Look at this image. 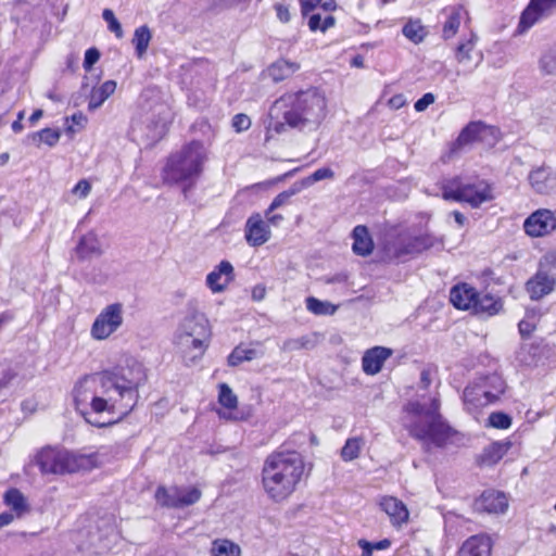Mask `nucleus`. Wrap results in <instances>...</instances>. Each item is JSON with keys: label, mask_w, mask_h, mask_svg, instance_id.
Returning <instances> with one entry per match:
<instances>
[{"label": "nucleus", "mask_w": 556, "mask_h": 556, "mask_svg": "<svg viewBox=\"0 0 556 556\" xmlns=\"http://www.w3.org/2000/svg\"><path fill=\"white\" fill-rule=\"evenodd\" d=\"M147 380V369L136 359L86 375L73 389L75 409L97 428L113 426L137 407Z\"/></svg>", "instance_id": "obj_1"}, {"label": "nucleus", "mask_w": 556, "mask_h": 556, "mask_svg": "<svg viewBox=\"0 0 556 556\" xmlns=\"http://www.w3.org/2000/svg\"><path fill=\"white\" fill-rule=\"evenodd\" d=\"M402 413L403 428L421 444L425 452L445 448L462 435L442 415L439 395L432 396L428 405L419 401H408Z\"/></svg>", "instance_id": "obj_2"}, {"label": "nucleus", "mask_w": 556, "mask_h": 556, "mask_svg": "<svg viewBox=\"0 0 556 556\" xmlns=\"http://www.w3.org/2000/svg\"><path fill=\"white\" fill-rule=\"evenodd\" d=\"M304 457L294 450H275L261 469V484L266 496L276 503L291 497L305 478Z\"/></svg>", "instance_id": "obj_3"}, {"label": "nucleus", "mask_w": 556, "mask_h": 556, "mask_svg": "<svg viewBox=\"0 0 556 556\" xmlns=\"http://www.w3.org/2000/svg\"><path fill=\"white\" fill-rule=\"evenodd\" d=\"M289 127L303 129L319 126L327 114V100L315 88L290 91L280 96L273 104Z\"/></svg>", "instance_id": "obj_4"}, {"label": "nucleus", "mask_w": 556, "mask_h": 556, "mask_svg": "<svg viewBox=\"0 0 556 556\" xmlns=\"http://www.w3.org/2000/svg\"><path fill=\"white\" fill-rule=\"evenodd\" d=\"M34 464L41 475L65 476L90 471L100 466L97 452L83 453L56 445H46L34 456Z\"/></svg>", "instance_id": "obj_5"}, {"label": "nucleus", "mask_w": 556, "mask_h": 556, "mask_svg": "<svg viewBox=\"0 0 556 556\" xmlns=\"http://www.w3.org/2000/svg\"><path fill=\"white\" fill-rule=\"evenodd\" d=\"M206 154L200 140H191L184 144L175 153H170L162 169V180L166 185H179L189 182L193 185L194 180L203 170V164Z\"/></svg>", "instance_id": "obj_6"}, {"label": "nucleus", "mask_w": 556, "mask_h": 556, "mask_svg": "<svg viewBox=\"0 0 556 556\" xmlns=\"http://www.w3.org/2000/svg\"><path fill=\"white\" fill-rule=\"evenodd\" d=\"M506 389V381L496 372L477 377L463 392L466 412L471 415L480 414L484 407L497 403Z\"/></svg>", "instance_id": "obj_7"}, {"label": "nucleus", "mask_w": 556, "mask_h": 556, "mask_svg": "<svg viewBox=\"0 0 556 556\" xmlns=\"http://www.w3.org/2000/svg\"><path fill=\"white\" fill-rule=\"evenodd\" d=\"M442 198L445 201L467 203L472 208L495 199L493 185L485 179L475 182H464L460 176L444 179L440 186Z\"/></svg>", "instance_id": "obj_8"}, {"label": "nucleus", "mask_w": 556, "mask_h": 556, "mask_svg": "<svg viewBox=\"0 0 556 556\" xmlns=\"http://www.w3.org/2000/svg\"><path fill=\"white\" fill-rule=\"evenodd\" d=\"M502 140V132L497 126L488 125L482 121L469 122L451 143L450 154L458 153L464 147L481 143L488 149L494 148Z\"/></svg>", "instance_id": "obj_9"}, {"label": "nucleus", "mask_w": 556, "mask_h": 556, "mask_svg": "<svg viewBox=\"0 0 556 556\" xmlns=\"http://www.w3.org/2000/svg\"><path fill=\"white\" fill-rule=\"evenodd\" d=\"M202 497V491L197 485L166 488L159 485L154 498L161 507L182 509L197 504Z\"/></svg>", "instance_id": "obj_10"}, {"label": "nucleus", "mask_w": 556, "mask_h": 556, "mask_svg": "<svg viewBox=\"0 0 556 556\" xmlns=\"http://www.w3.org/2000/svg\"><path fill=\"white\" fill-rule=\"evenodd\" d=\"M123 304L112 303L106 305L96 317L90 328V336L97 341L109 339L123 325Z\"/></svg>", "instance_id": "obj_11"}, {"label": "nucleus", "mask_w": 556, "mask_h": 556, "mask_svg": "<svg viewBox=\"0 0 556 556\" xmlns=\"http://www.w3.org/2000/svg\"><path fill=\"white\" fill-rule=\"evenodd\" d=\"M437 242V238L429 232L410 236L393 243L389 249V256L394 261H402L407 256L421 254L432 249Z\"/></svg>", "instance_id": "obj_12"}, {"label": "nucleus", "mask_w": 556, "mask_h": 556, "mask_svg": "<svg viewBox=\"0 0 556 556\" xmlns=\"http://www.w3.org/2000/svg\"><path fill=\"white\" fill-rule=\"evenodd\" d=\"M556 11V0H530L521 11L516 35H523L540 21L551 16Z\"/></svg>", "instance_id": "obj_13"}, {"label": "nucleus", "mask_w": 556, "mask_h": 556, "mask_svg": "<svg viewBox=\"0 0 556 556\" xmlns=\"http://www.w3.org/2000/svg\"><path fill=\"white\" fill-rule=\"evenodd\" d=\"M523 230L530 238H542L556 230V214L548 208H539L523 222Z\"/></svg>", "instance_id": "obj_14"}, {"label": "nucleus", "mask_w": 556, "mask_h": 556, "mask_svg": "<svg viewBox=\"0 0 556 556\" xmlns=\"http://www.w3.org/2000/svg\"><path fill=\"white\" fill-rule=\"evenodd\" d=\"M218 404L220 405V409L217 410V414L220 418H224L229 421H243L247 420L250 415L239 413L238 409V396L235 394L232 389L225 382H220L218 384Z\"/></svg>", "instance_id": "obj_15"}, {"label": "nucleus", "mask_w": 556, "mask_h": 556, "mask_svg": "<svg viewBox=\"0 0 556 556\" xmlns=\"http://www.w3.org/2000/svg\"><path fill=\"white\" fill-rule=\"evenodd\" d=\"M508 508L506 495L496 490H485L472 504V509L479 514H504Z\"/></svg>", "instance_id": "obj_16"}, {"label": "nucleus", "mask_w": 556, "mask_h": 556, "mask_svg": "<svg viewBox=\"0 0 556 556\" xmlns=\"http://www.w3.org/2000/svg\"><path fill=\"white\" fill-rule=\"evenodd\" d=\"M478 291L475 286L468 282H457L450 289V303L457 311L470 312L472 314L478 299Z\"/></svg>", "instance_id": "obj_17"}, {"label": "nucleus", "mask_w": 556, "mask_h": 556, "mask_svg": "<svg viewBox=\"0 0 556 556\" xmlns=\"http://www.w3.org/2000/svg\"><path fill=\"white\" fill-rule=\"evenodd\" d=\"M271 232L268 224L260 213H253L244 225V239L250 247L256 248L270 239Z\"/></svg>", "instance_id": "obj_18"}, {"label": "nucleus", "mask_w": 556, "mask_h": 556, "mask_svg": "<svg viewBox=\"0 0 556 556\" xmlns=\"http://www.w3.org/2000/svg\"><path fill=\"white\" fill-rule=\"evenodd\" d=\"M505 311V300L503 296L492 293L478 291V299L472 315L481 318H492Z\"/></svg>", "instance_id": "obj_19"}, {"label": "nucleus", "mask_w": 556, "mask_h": 556, "mask_svg": "<svg viewBox=\"0 0 556 556\" xmlns=\"http://www.w3.org/2000/svg\"><path fill=\"white\" fill-rule=\"evenodd\" d=\"M379 507L384 511L394 528H401L409 520V510L403 501L392 495H383L379 500Z\"/></svg>", "instance_id": "obj_20"}, {"label": "nucleus", "mask_w": 556, "mask_h": 556, "mask_svg": "<svg viewBox=\"0 0 556 556\" xmlns=\"http://www.w3.org/2000/svg\"><path fill=\"white\" fill-rule=\"evenodd\" d=\"M446 20L442 26V37L447 40L456 36L462 22L470 23V15L463 4L450 5L443 9Z\"/></svg>", "instance_id": "obj_21"}, {"label": "nucleus", "mask_w": 556, "mask_h": 556, "mask_svg": "<svg viewBox=\"0 0 556 556\" xmlns=\"http://www.w3.org/2000/svg\"><path fill=\"white\" fill-rule=\"evenodd\" d=\"M393 355L390 348L376 345L366 350L362 357V369L368 376H375L381 371L388 358Z\"/></svg>", "instance_id": "obj_22"}, {"label": "nucleus", "mask_w": 556, "mask_h": 556, "mask_svg": "<svg viewBox=\"0 0 556 556\" xmlns=\"http://www.w3.org/2000/svg\"><path fill=\"white\" fill-rule=\"evenodd\" d=\"M493 541L486 533L470 535L460 545L457 556H491Z\"/></svg>", "instance_id": "obj_23"}, {"label": "nucleus", "mask_w": 556, "mask_h": 556, "mask_svg": "<svg viewBox=\"0 0 556 556\" xmlns=\"http://www.w3.org/2000/svg\"><path fill=\"white\" fill-rule=\"evenodd\" d=\"M556 280L547 273L539 270L526 282V291L532 301H539L552 293L555 289Z\"/></svg>", "instance_id": "obj_24"}, {"label": "nucleus", "mask_w": 556, "mask_h": 556, "mask_svg": "<svg viewBox=\"0 0 556 556\" xmlns=\"http://www.w3.org/2000/svg\"><path fill=\"white\" fill-rule=\"evenodd\" d=\"M528 181L535 193L549 194L556 187V173L548 166L542 165L529 173Z\"/></svg>", "instance_id": "obj_25"}, {"label": "nucleus", "mask_w": 556, "mask_h": 556, "mask_svg": "<svg viewBox=\"0 0 556 556\" xmlns=\"http://www.w3.org/2000/svg\"><path fill=\"white\" fill-rule=\"evenodd\" d=\"M235 279L233 266L228 261H222L206 276V285L213 293H220L226 290Z\"/></svg>", "instance_id": "obj_26"}, {"label": "nucleus", "mask_w": 556, "mask_h": 556, "mask_svg": "<svg viewBox=\"0 0 556 556\" xmlns=\"http://www.w3.org/2000/svg\"><path fill=\"white\" fill-rule=\"evenodd\" d=\"M2 502L17 519H22L31 511L27 496L15 486H10L4 491Z\"/></svg>", "instance_id": "obj_27"}, {"label": "nucleus", "mask_w": 556, "mask_h": 556, "mask_svg": "<svg viewBox=\"0 0 556 556\" xmlns=\"http://www.w3.org/2000/svg\"><path fill=\"white\" fill-rule=\"evenodd\" d=\"M301 68L299 62L288 61L283 58L273 62L263 72V75L268 77L273 83L278 84L295 74Z\"/></svg>", "instance_id": "obj_28"}, {"label": "nucleus", "mask_w": 556, "mask_h": 556, "mask_svg": "<svg viewBox=\"0 0 556 556\" xmlns=\"http://www.w3.org/2000/svg\"><path fill=\"white\" fill-rule=\"evenodd\" d=\"M510 441H494L485 446L477 458L480 467H490L496 465L510 450Z\"/></svg>", "instance_id": "obj_29"}, {"label": "nucleus", "mask_w": 556, "mask_h": 556, "mask_svg": "<svg viewBox=\"0 0 556 556\" xmlns=\"http://www.w3.org/2000/svg\"><path fill=\"white\" fill-rule=\"evenodd\" d=\"M352 250L358 256H368L375 249L374 240L365 225H357L352 231Z\"/></svg>", "instance_id": "obj_30"}, {"label": "nucleus", "mask_w": 556, "mask_h": 556, "mask_svg": "<svg viewBox=\"0 0 556 556\" xmlns=\"http://www.w3.org/2000/svg\"><path fill=\"white\" fill-rule=\"evenodd\" d=\"M478 37L471 33L470 37L460 41L455 49V59L459 64H470L475 61L477 65L482 60V54L476 51Z\"/></svg>", "instance_id": "obj_31"}, {"label": "nucleus", "mask_w": 556, "mask_h": 556, "mask_svg": "<svg viewBox=\"0 0 556 556\" xmlns=\"http://www.w3.org/2000/svg\"><path fill=\"white\" fill-rule=\"evenodd\" d=\"M102 253L99 239L96 233L88 232L80 237L76 248L75 254L78 260L84 261L94 255Z\"/></svg>", "instance_id": "obj_32"}, {"label": "nucleus", "mask_w": 556, "mask_h": 556, "mask_svg": "<svg viewBox=\"0 0 556 556\" xmlns=\"http://www.w3.org/2000/svg\"><path fill=\"white\" fill-rule=\"evenodd\" d=\"M60 138H61L60 129H54V128H50V127L42 128L38 131H34L28 135V139L37 148H39L42 143L52 148L58 144Z\"/></svg>", "instance_id": "obj_33"}, {"label": "nucleus", "mask_w": 556, "mask_h": 556, "mask_svg": "<svg viewBox=\"0 0 556 556\" xmlns=\"http://www.w3.org/2000/svg\"><path fill=\"white\" fill-rule=\"evenodd\" d=\"M116 83L114 80H106L98 88H93L90 94L88 109L90 111L98 109L111 94L115 92Z\"/></svg>", "instance_id": "obj_34"}, {"label": "nucleus", "mask_w": 556, "mask_h": 556, "mask_svg": "<svg viewBox=\"0 0 556 556\" xmlns=\"http://www.w3.org/2000/svg\"><path fill=\"white\" fill-rule=\"evenodd\" d=\"M211 556H241L240 546L229 539H215L210 549Z\"/></svg>", "instance_id": "obj_35"}, {"label": "nucleus", "mask_w": 556, "mask_h": 556, "mask_svg": "<svg viewBox=\"0 0 556 556\" xmlns=\"http://www.w3.org/2000/svg\"><path fill=\"white\" fill-rule=\"evenodd\" d=\"M152 35L147 25L139 26L135 29L132 43L135 46L136 55L141 59L149 48Z\"/></svg>", "instance_id": "obj_36"}, {"label": "nucleus", "mask_w": 556, "mask_h": 556, "mask_svg": "<svg viewBox=\"0 0 556 556\" xmlns=\"http://www.w3.org/2000/svg\"><path fill=\"white\" fill-rule=\"evenodd\" d=\"M305 305L308 312L317 316H331L338 311V305L315 296L306 298Z\"/></svg>", "instance_id": "obj_37"}, {"label": "nucleus", "mask_w": 556, "mask_h": 556, "mask_svg": "<svg viewBox=\"0 0 556 556\" xmlns=\"http://www.w3.org/2000/svg\"><path fill=\"white\" fill-rule=\"evenodd\" d=\"M539 68L545 76L556 74V41L542 52L539 59Z\"/></svg>", "instance_id": "obj_38"}, {"label": "nucleus", "mask_w": 556, "mask_h": 556, "mask_svg": "<svg viewBox=\"0 0 556 556\" xmlns=\"http://www.w3.org/2000/svg\"><path fill=\"white\" fill-rule=\"evenodd\" d=\"M299 3L303 17L309 15L317 8L328 13L336 11L338 8L336 0H299Z\"/></svg>", "instance_id": "obj_39"}, {"label": "nucleus", "mask_w": 556, "mask_h": 556, "mask_svg": "<svg viewBox=\"0 0 556 556\" xmlns=\"http://www.w3.org/2000/svg\"><path fill=\"white\" fill-rule=\"evenodd\" d=\"M308 16L307 26L313 33L321 31L326 33L328 29L336 25V17L331 14H327L324 18L319 13H311Z\"/></svg>", "instance_id": "obj_40"}, {"label": "nucleus", "mask_w": 556, "mask_h": 556, "mask_svg": "<svg viewBox=\"0 0 556 556\" xmlns=\"http://www.w3.org/2000/svg\"><path fill=\"white\" fill-rule=\"evenodd\" d=\"M403 35L410 40L412 42L418 45L427 36V30L424 25H421L420 21H408L402 28Z\"/></svg>", "instance_id": "obj_41"}, {"label": "nucleus", "mask_w": 556, "mask_h": 556, "mask_svg": "<svg viewBox=\"0 0 556 556\" xmlns=\"http://www.w3.org/2000/svg\"><path fill=\"white\" fill-rule=\"evenodd\" d=\"M256 357L254 349H245L242 345L236 346L227 357V363L230 367L239 366L243 362L252 361Z\"/></svg>", "instance_id": "obj_42"}, {"label": "nucleus", "mask_w": 556, "mask_h": 556, "mask_svg": "<svg viewBox=\"0 0 556 556\" xmlns=\"http://www.w3.org/2000/svg\"><path fill=\"white\" fill-rule=\"evenodd\" d=\"M363 443L362 438H349L341 448V458L344 462H352L356 459L361 454Z\"/></svg>", "instance_id": "obj_43"}, {"label": "nucleus", "mask_w": 556, "mask_h": 556, "mask_svg": "<svg viewBox=\"0 0 556 556\" xmlns=\"http://www.w3.org/2000/svg\"><path fill=\"white\" fill-rule=\"evenodd\" d=\"M88 123L87 116L83 112H77L66 117L65 132L67 136L73 137L76 132L83 130Z\"/></svg>", "instance_id": "obj_44"}, {"label": "nucleus", "mask_w": 556, "mask_h": 556, "mask_svg": "<svg viewBox=\"0 0 556 556\" xmlns=\"http://www.w3.org/2000/svg\"><path fill=\"white\" fill-rule=\"evenodd\" d=\"M511 417L504 412H492L486 420V427L506 430L511 427Z\"/></svg>", "instance_id": "obj_45"}, {"label": "nucleus", "mask_w": 556, "mask_h": 556, "mask_svg": "<svg viewBox=\"0 0 556 556\" xmlns=\"http://www.w3.org/2000/svg\"><path fill=\"white\" fill-rule=\"evenodd\" d=\"M102 17L108 24V29L113 33L116 38H123V28L118 20L115 17L114 12L111 9H104L102 12Z\"/></svg>", "instance_id": "obj_46"}, {"label": "nucleus", "mask_w": 556, "mask_h": 556, "mask_svg": "<svg viewBox=\"0 0 556 556\" xmlns=\"http://www.w3.org/2000/svg\"><path fill=\"white\" fill-rule=\"evenodd\" d=\"M298 192L296 188H290L289 190L282 191L278 193L270 205L267 208V214L273 213L278 207L286 205L290 202L291 197H293Z\"/></svg>", "instance_id": "obj_47"}, {"label": "nucleus", "mask_w": 556, "mask_h": 556, "mask_svg": "<svg viewBox=\"0 0 556 556\" xmlns=\"http://www.w3.org/2000/svg\"><path fill=\"white\" fill-rule=\"evenodd\" d=\"M288 124L283 119V122L275 121L270 122L266 127L265 131V143L270 142L277 135H280L286 131Z\"/></svg>", "instance_id": "obj_48"}, {"label": "nucleus", "mask_w": 556, "mask_h": 556, "mask_svg": "<svg viewBox=\"0 0 556 556\" xmlns=\"http://www.w3.org/2000/svg\"><path fill=\"white\" fill-rule=\"evenodd\" d=\"M198 325L201 328V330L199 332H197V333L202 336L203 339L194 338L192 340V342H191V345H192L193 349L200 350L201 353L203 354L205 349H206V346H207L205 344V340H208L210 331H208V327H207V321L206 320H202V323H199Z\"/></svg>", "instance_id": "obj_49"}, {"label": "nucleus", "mask_w": 556, "mask_h": 556, "mask_svg": "<svg viewBox=\"0 0 556 556\" xmlns=\"http://www.w3.org/2000/svg\"><path fill=\"white\" fill-rule=\"evenodd\" d=\"M251 125V118L244 113H238L231 119V127L238 134L248 130Z\"/></svg>", "instance_id": "obj_50"}, {"label": "nucleus", "mask_w": 556, "mask_h": 556, "mask_svg": "<svg viewBox=\"0 0 556 556\" xmlns=\"http://www.w3.org/2000/svg\"><path fill=\"white\" fill-rule=\"evenodd\" d=\"M100 52L97 48H89L85 52L83 66L86 71H90L92 66L99 61Z\"/></svg>", "instance_id": "obj_51"}, {"label": "nucleus", "mask_w": 556, "mask_h": 556, "mask_svg": "<svg viewBox=\"0 0 556 556\" xmlns=\"http://www.w3.org/2000/svg\"><path fill=\"white\" fill-rule=\"evenodd\" d=\"M434 101H435V96L432 92H427L415 102L414 109L417 112H424L425 110H427V108L429 105L433 104Z\"/></svg>", "instance_id": "obj_52"}, {"label": "nucleus", "mask_w": 556, "mask_h": 556, "mask_svg": "<svg viewBox=\"0 0 556 556\" xmlns=\"http://www.w3.org/2000/svg\"><path fill=\"white\" fill-rule=\"evenodd\" d=\"M90 191L91 185L87 179H80L72 189V192L81 199L86 198Z\"/></svg>", "instance_id": "obj_53"}, {"label": "nucleus", "mask_w": 556, "mask_h": 556, "mask_svg": "<svg viewBox=\"0 0 556 556\" xmlns=\"http://www.w3.org/2000/svg\"><path fill=\"white\" fill-rule=\"evenodd\" d=\"M334 177V173L332 169L328 167H320L316 169L311 176L309 179L312 181H319L323 179H331Z\"/></svg>", "instance_id": "obj_54"}, {"label": "nucleus", "mask_w": 556, "mask_h": 556, "mask_svg": "<svg viewBox=\"0 0 556 556\" xmlns=\"http://www.w3.org/2000/svg\"><path fill=\"white\" fill-rule=\"evenodd\" d=\"M535 328V325L529 320L522 319L518 323V330L523 339L529 338L534 332Z\"/></svg>", "instance_id": "obj_55"}, {"label": "nucleus", "mask_w": 556, "mask_h": 556, "mask_svg": "<svg viewBox=\"0 0 556 556\" xmlns=\"http://www.w3.org/2000/svg\"><path fill=\"white\" fill-rule=\"evenodd\" d=\"M16 372L13 368L8 367L2 371V375L0 377V389L8 388L12 381L15 379Z\"/></svg>", "instance_id": "obj_56"}, {"label": "nucleus", "mask_w": 556, "mask_h": 556, "mask_svg": "<svg viewBox=\"0 0 556 556\" xmlns=\"http://www.w3.org/2000/svg\"><path fill=\"white\" fill-rule=\"evenodd\" d=\"M432 374L433 369L431 367H426L420 372V388L429 389L432 383Z\"/></svg>", "instance_id": "obj_57"}, {"label": "nucleus", "mask_w": 556, "mask_h": 556, "mask_svg": "<svg viewBox=\"0 0 556 556\" xmlns=\"http://www.w3.org/2000/svg\"><path fill=\"white\" fill-rule=\"evenodd\" d=\"M266 286L263 283L255 285L251 290V298L254 302H261L266 296Z\"/></svg>", "instance_id": "obj_58"}, {"label": "nucleus", "mask_w": 556, "mask_h": 556, "mask_svg": "<svg viewBox=\"0 0 556 556\" xmlns=\"http://www.w3.org/2000/svg\"><path fill=\"white\" fill-rule=\"evenodd\" d=\"M275 11L280 22L288 23L290 21L291 15L287 5L277 3L275 4Z\"/></svg>", "instance_id": "obj_59"}, {"label": "nucleus", "mask_w": 556, "mask_h": 556, "mask_svg": "<svg viewBox=\"0 0 556 556\" xmlns=\"http://www.w3.org/2000/svg\"><path fill=\"white\" fill-rule=\"evenodd\" d=\"M406 104V99L402 93L393 94L389 101L388 105L393 110H399Z\"/></svg>", "instance_id": "obj_60"}, {"label": "nucleus", "mask_w": 556, "mask_h": 556, "mask_svg": "<svg viewBox=\"0 0 556 556\" xmlns=\"http://www.w3.org/2000/svg\"><path fill=\"white\" fill-rule=\"evenodd\" d=\"M15 519H17L16 516L14 514L10 513L9 510L1 513L0 514V529L11 525Z\"/></svg>", "instance_id": "obj_61"}, {"label": "nucleus", "mask_w": 556, "mask_h": 556, "mask_svg": "<svg viewBox=\"0 0 556 556\" xmlns=\"http://www.w3.org/2000/svg\"><path fill=\"white\" fill-rule=\"evenodd\" d=\"M265 217L267 218L266 223L268 224V226H279L285 219V217L281 214H267V210L265 211Z\"/></svg>", "instance_id": "obj_62"}, {"label": "nucleus", "mask_w": 556, "mask_h": 556, "mask_svg": "<svg viewBox=\"0 0 556 556\" xmlns=\"http://www.w3.org/2000/svg\"><path fill=\"white\" fill-rule=\"evenodd\" d=\"M358 546L362 548V556H371L374 552L372 543L367 540H359Z\"/></svg>", "instance_id": "obj_63"}, {"label": "nucleus", "mask_w": 556, "mask_h": 556, "mask_svg": "<svg viewBox=\"0 0 556 556\" xmlns=\"http://www.w3.org/2000/svg\"><path fill=\"white\" fill-rule=\"evenodd\" d=\"M391 546V541L389 539H383L378 542L372 543L374 551H383Z\"/></svg>", "instance_id": "obj_64"}]
</instances>
